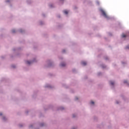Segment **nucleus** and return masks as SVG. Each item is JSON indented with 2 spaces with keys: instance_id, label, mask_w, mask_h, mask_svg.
<instances>
[{
  "instance_id": "1",
  "label": "nucleus",
  "mask_w": 129,
  "mask_h": 129,
  "mask_svg": "<svg viewBox=\"0 0 129 129\" xmlns=\"http://www.w3.org/2000/svg\"><path fill=\"white\" fill-rule=\"evenodd\" d=\"M102 14L105 18H108V16H107V15H106V13L104 11H102Z\"/></svg>"
},
{
  "instance_id": "2",
  "label": "nucleus",
  "mask_w": 129,
  "mask_h": 129,
  "mask_svg": "<svg viewBox=\"0 0 129 129\" xmlns=\"http://www.w3.org/2000/svg\"><path fill=\"white\" fill-rule=\"evenodd\" d=\"M32 62H33V61H27L26 64H28V65H30V64H31V63H32Z\"/></svg>"
},
{
  "instance_id": "3",
  "label": "nucleus",
  "mask_w": 129,
  "mask_h": 129,
  "mask_svg": "<svg viewBox=\"0 0 129 129\" xmlns=\"http://www.w3.org/2000/svg\"><path fill=\"white\" fill-rule=\"evenodd\" d=\"M87 63L86 61H82V64L84 66H85L86 65Z\"/></svg>"
},
{
  "instance_id": "4",
  "label": "nucleus",
  "mask_w": 129,
  "mask_h": 129,
  "mask_svg": "<svg viewBox=\"0 0 129 129\" xmlns=\"http://www.w3.org/2000/svg\"><path fill=\"white\" fill-rule=\"evenodd\" d=\"M66 64L65 63H62L60 64V66H61V67H64V66H66Z\"/></svg>"
},
{
  "instance_id": "5",
  "label": "nucleus",
  "mask_w": 129,
  "mask_h": 129,
  "mask_svg": "<svg viewBox=\"0 0 129 129\" xmlns=\"http://www.w3.org/2000/svg\"><path fill=\"white\" fill-rule=\"evenodd\" d=\"M121 37L122 38H125V37H126V35L124 34H122Z\"/></svg>"
},
{
  "instance_id": "6",
  "label": "nucleus",
  "mask_w": 129,
  "mask_h": 129,
  "mask_svg": "<svg viewBox=\"0 0 129 129\" xmlns=\"http://www.w3.org/2000/svg\"><path fill=\"white\" fill-rule=\"evenodd\" d=\"M63 13H64V14H65L66 15H68V11H63Z\"/></svg>"
},
{
  "instance_id": "7",
  "label": "nucleus",
  "mask_w": 129,
  "mask_h": 129,
  "mask_svg": "<svg viewBox=\"0 0 129 129\" xmlns=\"http://www.w3.org/2000/svg\"><path fill=\"white\" fill-rule=\"evenodd\" d=\"M110 83L111 85H114V82H113L112 81L110 82Z\"/></svg>"
},
{
  "instance_id": "8",
  "label": "nucleus",
  "mask_w": 129,
  "mask_h": 129,
  "mask_svg": "<svg viewBox=\"0 0 129 129\" xmlns=\"http://www.w3.org/2000/svg\"><path fill=\"white\" fill-rule=\"evenodd\" d=\"M12 33H16V30L15 29L12 30Z\"/></svg>"
},
{
  "instance_id": "9",
  "label": "nucleus",
  "mask_w": 129,
  "mask_h": 129,
  "mask_svg": "<svg viewBox=\"0 0 129 129\" xmlns=\"http://www.w3.org/2000/svg\"><path fill=\"white\" fill-rule=\"evenodd\" d=\"M91 104H94V102L92 101L91 102Z\"/></svg>"
},
{
  "instance_id": "10",
  "label": "nucleus",
  "mask_w": 129,
  "mask_h": 129,
  "mask_svg": "<svg viewBox=\"0 0 129 129\" xmlns=\"http://www.w3.org/2000/svg\"><path fill=\"white\" fill-rule=\"evenodd\" d=\"M20 32L21 33H23V31H22V29H21V30H20Z\"/></svg>"
},
{
  "instance_id": "11",
  "label": "nucleus",
  "mask_w": 129,
  "mask_h": 129,
  "mask_svg": "<svg viewBox=\"0 0 129 129\" xmlns=\"http://www.w3.org/2000/svg\"><path fill=\"white\" fill-rule=\"evenodd\" d=\"M40 125H41V126H43V125H44V124H43V123H41V124H40Z\"/></svg>"
},
{
  "instance_id": "12",
  "label": "nucleus",
  "mask_w": 129,
  "mask_h": 129,
  "mask_svg": "<svg viewBox=\"0 0 129 129\" xmlns=\"http://www.w3.org/2000/svg\"><path fill=\"white\" fill-rule=\"evenodd\" d=\"M78 97H76V100H78Z\"/></svg>"
},
{
  "instance_id": "13",
  "label": "nucleus",
  "mask_w": 129,
  "mask_h": 129,
  "mask_svg": "<svg viewBox=\"0 0 129 129\" xmlns=\"http://www.w3.org/2000/svg\"><path fill=\"white\" fill-rule=\"evenodd\" d=\"M3 115V113H0V116Z\"/></svg>"
},
{
  "instance_id": "14",
  "label": "nucleus",
  "mask_w": 129,
  "mask_h": 129,
  "mask_svg": "<svg viewBox=\"0 0 129 129\" xmlns=\"http://www.w3.org/2000/svg\"><path fill=\"white\" fill-rule=\"evenodd\" d=\"M126 82H127L126 81H124V83H126Z\"/></svg>"
},
{
  "instance_id": "15",
  "label": "nucleus",
  "mask_w": 129,
  "mask_h": 129,
  "mask_svg": "<svg viewBox=\"0 0 129 129\" xmlns=\"http://www.w3.org/2000/svg\"><path fill=\"white\" fill-rule=\"evenodd\" d=\"M73 117H75V115L73 114Z\"/></svg>"
},
{
  "instance_id": "16",
  "label": "nucleus",
  "mask_w": 129,
  "mask_h": 129,
  "mask_svg": "<svg viewBox=\"0 0 129 129\" xmlns=\"http://www.w3.org/2000/svg\"><path fill=\"white\" fill-rule=\"evenodd\" d=\"M63 53L65 52V50H62Z\"/></svg>"
},
{
  "instance_id": "17",
  "label": "nucleus",
  "mask_w": 129,
  "mask_h": 129,
  "mask_svg": "<svg viewBox=\"0 0 129 129\" xmlns=\"http://www.w3.org/2000/svg\"><path fill=\"white\" fill-rule=\"evenodd\" d=\"M126 48H127V49H129L128 46H127V47H126Z\"/></svg>"
},
{
  "instance_id": "18",
  "label": "nucleus",
  "mask_w": 129,
  "mask_h": 129,
  "mask_svg": "<svg viewBox=\"0 0 129 129\" xmlns=\"http://www.w3.org/2000/svg\"><path fill=\"white\" fill-rule=\"evenodd\" d=\"M116 103H117V104H118V102L116 101Z\"/></svg>"
},
{
  "instance_id": "19",
  "label": "nucleus",
  "mask_w": 129,
  "mask_h": 129,
  "mask_svg": "<svg viewBox=\"0 0 129 129\" xmlns=\"http://www.w3.org/2000/svg\"><path fill=\"white\" fill-rule=\"evenodd\" d=\"M12 67H13V68H15V66H12Z\"/></svg>"
},
{
  "instance_id": "20",
  "label": "nucleus",
  "mask_w": 129,
  "mask_h": 129,
  "mask_svg": "<svg viewBox=\"0 0 129 129\" xmlns=\"http://www.w3.org/2000/svg\"><path fill=\"white\" fill-rule=\"evenodd\" d=\"M5 117H3V119H5Z\"/></svg>"
}]
</instances>
